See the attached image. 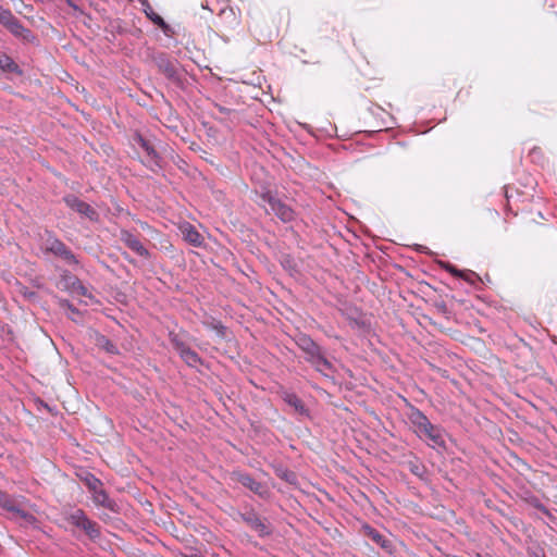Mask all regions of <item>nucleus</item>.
Instances as JSON below:
<instances>
[{"mask_svg": "<svg viewBox=\"0 0 557 557\" xmlns=\"http://www.w3.org/2000/svg\"><path fill=\"white\" fill-rule=\"evenodd\" d=\"M295 343L305 354V360L310 363L315 371L326 377L334 372V366L326 358L325 349L317 344L309 335L299 334Z\"/></svg>", "mask_w": 557, "mask_h": 557, "instance_id": "f257e3e1", "label": "nucleus"}, {"mask_svg": "<svg viewBox=\"0 0 557 557\" xmlns=\"http://www.w3.org/2000/svg\"><path fill=\"white\" fill-rule=\"evenodd\" d=\"M409 421L420 438L425 441L432 448H444V431L441 426L434 425L428 417L418 408H411Z\"/></svg>", "mask_w": 557, "mask_h": 557, "instance_id": "f03ea898", "label": "nucleus"}, {"mask_svg": "<svg viewBox=\"0 0 557 557\" xmlns=\"http://www.w3.org/2000/svg\"><path fill=\"white\" fill-rule=\"evenodd\" d=\"M258 203L265 209V212L273 213L283 223H289L296 219L294 209L276 198L270 190L260 193Z\"/></svg>", "mask_w": 557, "mask_h": 557, "instance_id": "7ed1b4c3", "label": "nucleus"}, {"mask_svg": "<svg viewBox=\"0 0 557 557\" xmlns=\"http://www.w3.org/2000/svg\"><path fill=\"white\" fill-rule=\"evenodd\" d=\"M42 249L46 252L61 258L69 265L78 264V260L72 250L50 231L45 232Z\"/></svg>", "mask_w": 557, "mask_h": 557, "instance_id": "20e7f679", "label": "nucleus"}, {"mask_svg": "<svg viewBox=\"0 0 557 557\" xmlns=\"http://www.w3.org/2000/svg\"><path fill=\"white\" fill-rule=\"evenodd\" d=\"M67 521L74 527L83 530L90 540H97L100 537V530L97 523L90 520L84 510L76 509L72 511L67 517Z\"/></svg>", "mask_w": 557, "mask_h": 557, "instance_id": "39448f33", "label": "nucleus"}, {"mask_svg": "<svg viewBox=\"0 0 557 557\" xmlns=\"http://www.w3.org/2000/svg\"><path fill=\"white\" fill-rule=\"evenodd\" d=\"M235 520H242L251 530H253L259 536L264 537L271 534V529L265 522L260 518V516L252 509H248L244 512L238 511Z\"/></svg>", "mask_w": 557, "mask_h": 557, "instance_id": "423d86ee", "label": "nucleus"}, {"mask_svg": "<svg viewBox=\"0 0 557 557\" xmlns=\"http://www.w3.org/2000/svg\"><path fill=\"white\" fill-rule=\"evenodd\" d=\"M233 478L243 484L245 487L257 494L261 498H268L270 491L268 486L261 482L256 481L250 474L235 471L232 473Z\"/></svg>", "mask_w": 557, "mask_h": 557, "instance_id": "0eeeda50", "label": "nucleus"}, {"mask_svg": "<svg viewBox=\"0 0 557 557\" xmlns=\"http://www.w3.org/2000/svg\"><path fill=\"white\" fill-rule=\"evenodd\" d=\"M63 201L69 208L82 215L87 216L89 220L96 221L98 219L97 211L89 203L81 200L78 197L74 195H67L63 198Z\"/></svg>", "mask_w": 557, "mask_h": 557, "instance_id": "6e6552de", "label": "nucleus"}, {"mask_svg": "<svg viewBox=\"0 0 557 557\" xmlns=\"http://www.w3.org/2000/svg\"><path fill=\"white\" fill-rule=\"evenodd\" d=\"M172 344L176 352L187 366L197 368L201 363V358L199 355L185 343L177 338H172Z\"/></svg>", "mask_w": 557, "mask_h": 557, "instance_id": "1a4fd4ad", "label": "nucleus"}, {"mask_svg": "<svg viewBox=\"0 0 557 557\" xmlns=\"http://www.w3.org/2000/svg\"><path fill=\"white\" fill-rule=\"evenodd\" d=\"M121 242L135 253L143 258H150L149 250L140 243V240L128 230L122 228L120 231Z\"/></svg>", "mask_w": 557, "mask_h": 557, "instance_id": "9d476101", "label": "nucleus"}, {"mask_svg": "<svg viewBox=\"0 0 557 557\" xmlns=\"http://www.w3.org/2000/svg\"><path fill=\"white\" fill-rule=\"evenodd\" d=\"M136 141L137 144L145 150L147 154V161L146 166H148L151 171H157V169H160V156L156 151L152 145L149 144L148 140H146L141 135H136Z\"/></svg>", "mask_w": 557, "mask_h": 557, "instance_id": "9b49d317", "label": "nucleus"}, {"mask_svg": "<svg viewBox=\"0 0 557 557\" xmlns=\"http://www.w3.org/2000/svg\"><path fill=\"white\" fill-rule=\"evenodd\" d=\"M363 533L370 537L377 546H380L384 552L392 554L394 549L393 543L383 534H381L376 529L371 527L368 523L362 524Z\"/></svg>", "mask_w": 557, "mask_h": 557, "instance_id": "f8f14e48", "label": "nucleus"}, {"mask_svg": "<svg viewBox=\"0 0 557 557\" xmlns=\"http://www.w3.org/2000/svg\"><path fill=\"white\" fill-rule=\"evenodd\" d=\"M158 67L168 79L176 84L181 83L177 66L174 62L170 61L169 59L161 58L158 60Z\"/></svg>", "mask_w": 557, "mask_h": 557, "instance_id": "ddd939ff", "label": "nucleus"}, {"mask_svg": "<svg viewBox=\"0 0 557 557\" xmlns=\"http://www.w3.org/2000/svg\"><path fill=\"white\" fill-rule=\"evenodd\" d=\"M92 500L96 505L101 506L111 511H116L117 509L115 500L110 498V496L103 488H100L99 491L92 493Z\"/></svg>", "mask_w": 557, "mask_h": 557, "instance_id": "4468645a", "label": "nucleus"}, {"mask_svg": "<svg viewBox=\"0 0 557 557\" xmlns=\"http://www.w3.org/2000/svg\"><path fill=\"white\" fill-rule=\"evenodd\" d=\"M440 265L442 269L450 273L451 275L456 277H460L467 282L474 283V280L478 278V275L473 271H461L458 270L456 267L448 262L441 261Z\"/></svg>", "mask_w": 557, "mask_h": 557, "instance_id": "2eb2a0df", "label": "nucleus"}, {"mask_svg": "<svg viewBox=\"0 0 557 557\" xmlns=\"http://www.w3.org/2000/svg\"><path fill=\"white\" fill-rule=\"evenodd\" d=\"M7 28L12 33V35L24 40L29 41L35 38L33 33L25 28L16 17L7 26Z\"/></svg>", "mask_w": 557, "mask_h": 557, "instance_id": "dca6fc26", "label": "nucleus"}, {"mask_svg": "<svg viewBox=\"0 0 557 557\" xmlns=\"http://www.w3.org/2000/svg\"><path fill=\"white\" fill-rule=\"evenodd\" d=\"M144 12L146 16L156 25H158L164 33L169 29V25L165 21L157 14L147 0L141 1Z\"/></svg>", "mask_w": 557, "mask_h": 557, "instance_id": "f3484780", "label": "nucleus"}, {"mask_svg": "<svg viewBox=\"0 0 557 557\" xmlns=\"http://www.w3.org/2000/svg\"><path fill=\"white\" fill-rule=\"evenodd\" d=\"M24 500L23 496L13 497L0 490V507L9 512L17 509V503Z\"/></svg>", "mask_w": 557, "mask_h": 557, "instance_id": "a211bd4d", "label": "nucleus"}, {"mask_svg": "<svg viewBox=\"0 0 557 557\" xmlns=\"http://www.w3.org/2000/svg\"><path fill=\"white\" fill-rule=\"evenodd\" d=\"M283 400L292 406L297 412L305 413L307 412L304 403L301 399L293 392H283L282 393Z\"/></svg>", "mask_w": 557, "mask_h": 557, "instance_id": "6ab92c4d", "label": "nucleus"}, {"mask_svg": "<svg viewBox=\"0 0 557 557\" xmlns=\"http://www.w3.org/2000/svg\"><path fill=\"white\" fill-rule=\"evenodd\" d=\"M184 238L191 245L199 247L203 243V238L200 233L190 224H187L183 228Z\"/></svg>", "mask_w": 557, "mask_h": 557, "instance_id": "aec40b11", "label": "nucleus"}, {"mask_svg": "<svg viewBox=\"0 0 557 557\" xmlns=\"http://www.w3.org/2000/svg\"><path fill=\"white\" fill-rule=\"evenodd\" d=\"M0 69L4 72L22 74L20 66L7 54L0 55Z\"/></svg>", "mask_w": 557, "mask_h": 557, "instance_id": "412c9836", "label": "nucleus"}, {"mask_svg": "<svg viewBox=\"0 0 557 557\" xmlns=\"http://www.w3.org/2000/svg\"><path fill=\"white\" fill-rule=\"evenodd\" d=\"M97 345L111 355H117L119 348L107 336L98 334L96 338Z\"/></svg>", "mask_w": 557, "mask_h": 557, "instance_id": "4be33fe9", "label": "nucleus"}, {"mask_svg": "<svg viewBox=\"0 0 557 557\" xmlns=\"http://www.w3.org/2000/svg\"><path fill=\"white\" fill-rule=\"evenodd\" d=\"M21 502H22V500H20V502L17 503V509H16V510H12L11 512H12V513L17 515L20 518H22V519H23L26 523H28V524H34V523H36V521H37L36 517H35L33 513H30V512H28V511L24 510V509L21 507Z\"/></svg>", "mask_w": 557, "mask_h": 557, "instance_id": "5701e85b", "label": "nucleus"}, {"mask_svg": "<svg viewBox=\"0 0 557 557\" xmlns=\"http://www.w3.org/2000/svg\"><path fill=\"white\" fill-rule=\"evenodd\" d=\"M21 502H22V500H20V502L17 503V509H16V510H12L11 512H12V513L17 515L20 518H22V519H23L26 523H28V524H34V523H36V521H37L36 517H35L33 513H30V512H28V511L24 510V509L21 507Z\"/></svg>", "mask_w": 557, "mask_h": 557, "instance_id": "b1692460", "label": "nucleus"}, {"mask_svg": "<svg viewBox=\"0 0 557 557\" xmlns=\"http://www.w3.org/2000/svg\"><path fill=\"white\" fill-rule=\"evenodd\" d=\"M60 307L63 309H66L69 311L70 319H72L73 321H77L76 315H79L81 312L69 300H66V299L60 300Z\"/></svg>", "mask_w": 557, "mask_h": 557, "instance_id": "393cba45", "label": "nucleus"}, {"mask_svg": "<svg viewBox=\"0 0 557 557\" xmlns=\"http://www.w3.org/2000/svg\"><path fill=\"white\" fill-rule=\"evenodd\" d=\"M14 18L15 16L9 9L0 7V23L3 26L7 27Z\"/></svg>", "mask_w": 557, "mask_h": 557, "instance_id": "a878e982", "label": "nucleus"}, {"mask_svg": "<svg viewBox=\"0 0 557 557\" xmlns=\"http://www.w3.org/2000/svg\"><path fill=\"white\" fill-rule=\"evenodd\" d=\"M87 485L92 493L96 491H99L101 488V481L97 479L95 475H90V478L87 480Z\"/></svg>", "mask_w": 557, "mask_h": 557, "instance_id": "bb28decb", "label": "nucleus"}, {"mask_svg": "<svg viewBox=\"0 0 557 557\" xmlns=\"http://www.w3.org/2000/svg\"><path fill=\"white\" fill-rule=\"evenodd\" d=\"M534 506H535V508H537V509H539L540 511H542L543 513H545V515H547V516L549 515L548 509H547L543 504H541V503L536 502V503L534 504Z\"/></svg>", "mask_w": 557, "mask_h": 557, "instance_id": "cd10ccee", "label": "nucleus"}, {"mask_svg": "<svg viewBox=\"0 0 557 557\" xmlns=\"http://www.w3.org/2000/svg\"><path fill=\"white\" fill-rule=\"evenodd\" d=\"M216 108L221 113H230V109H226L222 106H216Z\"/></svg>", "mask_w": 557, "mask_h": 557, "instance_id": "c85d7f7f", "label": "nucleus"}, {"mask_svg": "<svg viewBox=\"0 0 557 557\" xmlns=\"http://www.w3.org/2000/svg\"><path fill=\"white\" fill-rule=\"evenodd\" d=\"M220 13H221V14H224V13H226V10H225V9H222Z\"/></svg>", "mask_w": 557, "mask_h": 557, "instance_id": "c756f323", "label": "nucleus"}, {"mask_svg": "<svg viewBox=\"0 0 557 557\" xmlns=\"http://www.w3.org/2000/svg\"><path fill=\"white\" fill-rule=\"evenodd\" d=\"M203 9H209L207 4L201 5Z\"/></svg>", "mask_w": 557, "mask_h": 557, "instance_id": "7c9ffc66", "label": "nucleus"}, {"mask_svg": "<svg viewBox=\"0 0 557 557\" xmlns=\"http://www.w3.org/2000/svg\"><path fill=\"white\" fill-rule=\"evenodd\" d=\"M348 557H358V556H356V555H349Z\"/></svg>", "mask_w": 557, "mask_h": 557, "instance_id": "2f4dec72", "label": "nucleus"}]
</instances>
